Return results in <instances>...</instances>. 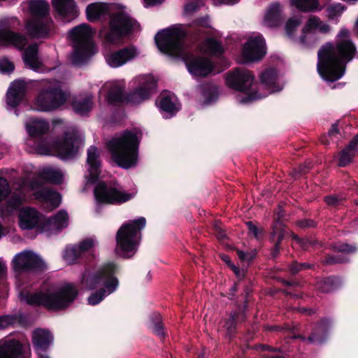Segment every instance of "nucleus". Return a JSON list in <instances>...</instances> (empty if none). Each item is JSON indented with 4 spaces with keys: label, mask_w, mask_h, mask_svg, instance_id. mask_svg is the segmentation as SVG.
Instances as JSON below:
<instances>
[{
    "label": "nucleus",
    "mask_w": 358,
    "mask_h": 358,
    "mask_svg": "<svg viewBox=\"0 0 358 358\" xmlns=\"http://www.w3.org/2000/svg\"><path fill=\"white\" fill-rule=\"evenodd\" d=\"M141 136V132L138 129L126 130L108 142V148L112 159L118 166L129 169L137 164L138 149Z\"/></svg>",
    "instance_id": "4"
},
{
    "label": "nucleus",
    "mask_w": 358,
    "mask_h": 358,
    "mask_svg": "<svg viewBox=\"0 0 358 358\" xmlns=\"http://www.w3.org/2000/svg\"><path fill=\"white\" fill-rule=\"evenodd\" d=\"M303 21V17L301 15H294L289 17L285 22V30L287 36L292 38L295 36V34L301 24Z\"/></svg>",
    "instance_id": "41"
},
{
    "label": "nucleus",
    "mask_w": 358,
    "mask_h": 358,
    "mask_svg": "<svg viewBox=\"0 0 358 358\" xmlns=\"http://www.w3.org/2000/svg\"><path fill=\"white\" fill-rule=\"evenodd\" d=\"M358 154V135L356 136L350 142V143L345 149L342 150L340 155L339 163L340 166H345L348 165L353 157Z\"/></svg>",
    "instance_id": "29"
},
{
    "label": "nucleus",
    "mask_w": 358,
    "mask_h": 358,
    "mask_svg": "<svg viewBox=\"0 0 358 358\" xmlns=\"http://www.w3.org/2000/svg\"><path fill=\"white\" fill-rule=\"evenodd\" d=\"M299 311L302 313L308 315H312L313 313H315L312 309H307V308H299Z\"/></svg>",
    "instance_id": "63"
},
{
    "label": "nucleus",
    "mask_w": 358,
    "mask_h": 358,
    "mask_svg": "<svg viewBox=\"0 0 358 358\" xmlns=\"http://www.w3.org/2000/svg\"><path fill=\"white\" fill-rule=\"evenodd\" d=\"M261 81L270 92L280 90V87L277 84V72L275 69L265 71L261 76Z\"/></svg>",
    "instance_id": "36"
},
{
    "label": "nucleus",
    "mask_w": 358,
    "mask_h": 358,
    "mask_svg": "<svg viewBox=\"0 0 358 358\" xmlns=\"http://www.w3.org/2000/svg\"><path fill=\"white\" fill-rule=\"evenodd\" d=\"M334 250L338 252L350 254L357 251V247L355 245L342 243L335 245L334 246Z\"/></svg>",
    "instance_id": "48"
},
{
    "label": "nucleus",
    "mask_w": 358,
    "mask_h": 358,
    "mask_svg": "<svg viewBox=\"0 0 358 358\" xmlns=\"http://www.w3.org/2000/svg\"><path fill=\"white\" fill-rule=\"evenodd\" d=\"M145 226V219L140 217L123 224L116 234L117 254L124 258L132 257L141 240V231Z\"/></svg>",
    "instance_id": "7"
},
{
    "label": "nucleus",
    "mask_w": 358,
    "mask_h": 358,
    "mask_svg": "<svg viewBox=\"0 0 358 358\" xmlns=\"http://www.w3.org/2000/svg\"><path fill=\"white\" fill-rule=\"evenodd\" d=\"M196 8V5L194 3H189L185 6L186 11H194Z\"/></svg>",
    "instance_id": "64"
},
{
    "label": "nucleus",
    "mask_w": 358,
    "mask_h": 358,
    "mask_svg": "<svg viewBox=\"0 0 358 358\" xmlns=\"http://www.w3.org/2000/svg\"><path fill=\"white\" fill-rule=\"evenodd\" d=\"M40 176L55 184L62 182L64 178V174L59 169L51 167L43 168L40 172Z\"/></svg>",
    "instance_id": "39"
},
{
    "label": "nucleus",
    "mask_w": 358,
    "mask_h": 358,
    "mask_svg": "<svg viewBox=\"0 0 358 358\" xmlns=\"http://www.w3.org/2000/svg\"><path fill=\"white\" fill-rule=\"evenodd\" d=\"M94 33L90 26L87 24H80L70 31L69 34L74 48L71 59L74 64L84 63L95 53L92 42Z\"/></svg>",
    "instance_id": "8"
},
{
    "label": "nucleus",
    "mask_w": 358,
    "mask_h": 358,
    "mask_svg": "<svg viewBox=\"0 0 358 358\" xmlns=\"http://www.w3.org/2000/svg\"><path fill=\"white\" fill-rule=\"evenodd\" d=\"M196 23L197 25L201 27H210L209 20L208 17L199 19L198 20H196Z\"/></svg>",
    "instance_id": "58"
},
{
    "label": "nucleus",
    "mask_w": 358,
    "mask_h": 358,
    "mask_svg": "<svg viewBox=\"0 0 358 358\" xmlns=\"http://www.w3.org/2000/svg\"><path fill=\"white\" fill-rule=\"evenodd\" d=\"M108 10L109 6L106 3L96 2L91 3L86 8L87 17L89 21L94 22L106 15Z\"/></svg>",
    "instance_id": "31"
},
{
    "label": "nucleus",
    "mask_w": 358,
    "mask_h": 358,
    "mask_svg": "<svg viewBox=\"0 0 358 358\" xmlns=\"http://www.w3.org/2000/svg\"><path fill=\"white\" fill-rule=\"evenodd\" d=\"M82 144L81 136L74 128H69L52 145L48 146L40 145L37 152L41 155H55L62 159H67L75 155Z\"/></svg>",
    "instance_id": "9"
},
{
    "label": "nucleus",
    "mask_w": 358,
    "mask_h": 358,
    "mask_svg": "<svg viewBox=\"0 0 358 358\" xmlns=\"http://www.w3.org/2000/svg\"><path fill=\"white\" fill-rule=\"evenodd\" d=\"M81 256L82 255L80 253V251L78 250L76 245L71 248H67L66 249L64 258L68 264H74L76 260Z\"/></svg>",
    "instance_id": "43"
},
{
    "label": "nucleus",
    "mask_w": 358,
    "mask_h": 358,
    "mask_svg": "<svg viewBox=\"0 0 358 358\" xmlns=\"http://www.w3.org/2000/svg\"><path fill=\"white\" fill-rule=\"evenodd\" d=\"M246 224L248 227V229H249L250 232L252 233L253 234V236L257 238L259 236H258V229H257V227L255 224H253L251 222H248L246 223Z\"/></svg>",
    "instance_id": "55"
},
{
    "label": "nucleus",
    "mask_w": 358,
    "mask_h": 358,
    "mask_svg": "<svg viewBox=\"0 0 358 358\" xmlns=\"http://www.w3.org/2000/svg\"><path fill=\"white\" fill-rule=\"evenodd\" d=\"M117 266L114 263L103 265L96 272L85 273L81 280L82 285L87 289H97L88 298L90 305H96L103 299L116 290L118 287V279L114 275Z\"/></svg>",
    "instance_id": "3"
},
{
    "label": "nucleus",
    "mask_w": 358,
    "mask_h": 358,
    "mask_svg": "<svg viewBox=\"0 0 358 358\" xmlns=\"http://www.w3.org/2000/svg\"><path fill=\"white\" fill-rule=\"evenodd\" d=\"M239 317L237 313H231L229 319L226 321L224 327L229 335H232L236 331V320Z\"/></svg>",
    "instance_id": "44"
},
{
    "label": "nucleus",
    "mask_w": 358,
    "mask_h": 358,
    "mask_svg": "<svg viewBox=\"0 0 358 358\" xmlns=\"http://www.w3.org/2000/svg\"><path fill=\"white\" fill-rule=\"evenodd\" d=\"M29 10L34 18L29 20L26 29L29 35L34 38H43L49 34L50 21L45 19L50 7L45 0H33L28 2Z\"/></svg>",
    "instance_id": "10"
},
{
    "label": "nucleus",
    "mask_w": 358,
    "mask_h": 358,
    "mask_svg": "<svg viewBox=\"0 0 358 358\" xmlns=\"http://www.w3.org/2000/svg\"><path fill=\"white\" fill-rule=\"evenodd\" d=\"M52 341V336L46 329H37L32 333V343L37 353L45 350Z\"/></svg>",
    "instance_id": "25"
},
{
    "label": "nucleus",
    "mask_w": 358,
    "mask_h": 358,
    "mask_svg": "<svg viewBox=\"0 0 358 358\" xmlns=\"http://www.w3.org/2000/svg\"><path fill=\"white\" fill-rule=\"evenodd\" d=\"M69 216L66 211L60 210L52 217L48 218L44 224L43 228L49 231H59L67 227Z\"/></svg>",
    "instance_id": "27"
},
{
    "label": "nucleus",
    "mask_w": 358,
    "mask_h": 358,
    "mask_svg": "<svg viewBox=\"0 0 358 358\" xmlns=\"http://www.w3.org/2000/svg\"><path fill=\"white\" fill-rule=\"evenodd\" d=\"M17 321L15 316L13 315H3L0 317V329L7 328Z\"/></svg>",
    "instance_id": "50"
},
{
    "label": "nucleus",
    "mask_w": 358,
    "mask_h": 358,
    "mask_svg": "<svg viewBox=\"0 0 358 358\" xmlns=\"http://www.w3.org/2000/svg\"><path fill=\"white\" fill-rule=\"evenodd\" d=\"M28 90V83L24 80H16L13 82L7 93V103L9 106L15 107L17 106Z\"/></svg>",
    "instance_id": "19"
},
{
    "label": "nucleus",
    "mask_w": 358,
    "mask_h": 358,
    "mask_svg": "<svg viewBox=\"0 0 358 358\" xmlns=\"http://www.w3.org/2000/svg\"><path fill=\"white\" fill-rule=\"evenodd\" d=\"M320 32L327 34L330 31L329 24L323 22L316 16H311L303 27L301 34L299 36V42L306 46H310L315 42V33Z\"/></svg>",
    "instance_id": "14"
},
{
    "label": "nucleus",
    "mask_w": 358,
    "mask_h": 358,
    "mask_svg": "<svg viewBox=\"0 0 358 358\" xmlns=\"http://www.w3.org/2000/svg\"><path fill=\"white\" fill-rule=\"evenodd\" d=\"M338 133H339V130L338 128V124H332L331 128L329 131L328 134L329 136L331 137V136H334L338 134Z\"/></svg>",
    "instance_id": "60"
},
{
    "label": "nucleus",
    "mask_w": 358,
    "mask_h": 358,
    "mask_svg": "<svg viewBox=\"0 0 358 358\" xmlns=\"http://www.w3.org/2000/svg\"><path fill=\"white\" fill-rule=\"evenodd\" d=\"M37 199H43L50 203L53 208H57L61 203V196L59 193L48 188H43L36 193Z\"/></svg>",
    "instance_id": "37"
},
{
    "label": "nucleus",
    "mask_w": 358,
    "mask_h": 358,
    "mask_svg": "<svg viewBox=\"0 0 358 358\" xmlns=\"http://www.w3.org/2000/svg\"><path fill=\"white\" fill-rule=\"evenodd\" d=\"M94 195L99 203L117 205L129 201L135 193L128 192L119 185L99 182L94 189Z\"/></svg>",
    "instance_id": "13"
},
{
    "label": "nucleus",
    "mask_w": 358,
    "mask_h": 358,
    "mask_svg": "<svg viewBox=\"0 0 358 358\" xmlns=\"http://www.w3.org/2000/svg\"><path fill=\"white\" fill-rule=\"evenodd\" d=\"M301 227H310L314 226V222L312 220H304L299 222Z\"/></svg>",
    "instance_id": "61"
},
{
    "label": "nucleus",
    "mask_w": 358,
    "mask_h": 358,
    "mask_svg": "<svg viewBox=\"0 0 358 358\" xmlns=\"http://www.w3.org/2000/svg\"><path fill=\"white\" fill-rule=\"evenodd\" d=\"M356 54L350 31L341 29L336 36L335 43H327L318 52L317 71L327 81L334 82L344 74L346 63L350 62Z\"/></svg>",
    "instance_id": "1"
},
{
    "label": "nucleus",
    "mask_w": 358,
    "mask_h": 358,
    "mask_svg": "<svg viewBox=\"0 0 358 358\" xmlns=\"http://www.w3.org/2000/svg\"><path fill=\"white\" fill-rule=\"evenodd\" d=\"M329 324V322L326 319L322 320L320 322L315 324L313 329V332L308 338V341L313 343H322L325 338Z\"/></svg>",
    "instance_id": "33"
},
{
    "label": "nucleus",
    "mask_w": 358,
    "mask_h": 358,
    "mask_svg": "<svg viewBox=\"0 0 358 358\" xmlns=\"http://www.w3.org/2000/svg\"><path fill=\"white\" fill-rule=\"evenodd\" d=\"M40 90L34 103V108L38 111L48 112L57 109L63 105L67 94L57 80H43L38 83Z\"/></svg>",
    "instance_id": "6"
},
{
    "label": "nucleus",
    "mask_w": 358,
    "mask_h": 358,
    "mask_svg": "<svg viewBox=\"0 0 358 358\" xmlns=\"http://www.w3.org/2000/svg\"><path fill=\"white\" fill-rule=\"evenodd\" d=\"M159 109L165 118H170L181 109V104L173 92L164 91L161 93Z\"/></svg>",
    "instance_id": "17"
},
{
    "label": "nucleus",
    "mask_w": 358,
    "mask_h": 358,
    "mask_svg": "<svg viewBox=\"0 0 358 358\" xmlns=\"http://www.w3.org/2000/svg\"><path fill=\"white\" fill-rule=\"evenodd\" d=\"M189 72L194 77H205L208 76L213 69L211 62L206 58L195 57L186 62Z\"/></svg>",
    "instance_id": "20"
},
{
    "label": "nucleus",
    "mask_w": 358,
    "mask_h": 358,
    "mask_svg": "<svg viewBox=\"0 0 358 358\" xmlns=\"http://www.w3.org/2000/svg\"><path fill=\"white\" fill-rule=\"evenodd\" d=\"M157 331H158V338H159V339H164L167 335V332L164 331V327L162 325L159 324V322H158Z\"/></svg>",
    "instance_id": "57"
},
{
    "label": "nucleus",
    "mask_w": 358,
    "mask_h": 358,
    "mask_svg": "<svg viewBox=\"0 0 358 358\" xmlns=\"http://www.w3.org/2000/svg\"><path fill=\"white\" fill-rule=\"evenodd\" d=\"M24 196L20 193L13 194L5 203L0 206V216L6 217L12 214L23 202Z\"/></svg>",
    "instance_id": "28"
},
{
    "label": "nucleus",
    "mask_w": 358,
    "mask_h": 358,
    "mask_svg": "<svg viewBox=\"0 0 358 358\" xmlns=\"http://www.w3.org/2000/svg\"><path fill=\"white\" fill-rule=\"evenodd\" d=\"M14 69L13 64L8 61H3L0 63V71L2 72H9Z\"/></svg>",
    "instance_id": "53"
},
{
    "label": "nucleus",
    "mask_w": 358,
    "mask_h": 358,
    "mask_svg": "<svg viewBox=\"0 0 358 358\" xmlns=\"http://www.w3.org/2000/svg\"><path fill=\"white\" fill-rule=\"evenodd\" d=\"M21 343L13 338H5L0 341V358H22Z\"/></svg>",
    "instance_id": "21"
},
{
    "label": "nucleus",
    "mask_w": 358,
    "mask_h": 358,
    "mask_svg": "<svg viewBox=\"0 0 358 358\" xmlns=\"http://www.w3.org/2000/svg\"><path fill=\"white\" fill-rule=\"evenodd\" d=\"M137 55V50L134 48H127L107 55L106 59L110 66L118 67L134 58Z\"/></svg>",
    "instance_id": "22"
},
{
    "label": "nucleus",
    "mask_w": 358,
    "mask_h": 358,
    "mask_svg": "<svg viewBox=\"0 0 358 358\" xmlns=\"http://www.w3.org/2000/svg\"><path fill=\"white\" fill-rule=\"evenodd\" d=\"M226 85L236 91L246 94L243 102L262 99L264 96L257 92V84L254 83V76L245 69L238 68L226 74Z\"/></svg>",
    "instance_id": "11"
},
{
    "label": "nucleus",
    "mask_w": 358,
    "mask_h": 358,
    "mask_svg": "<svg viewBox=\"0 0 358 358\" xmlns=\"http://www.w3.org/2000/svg\"><path fill=\"white\" fill-rule=\"evenodd\" d=\"M289 271L292 274H296L299 271H301L299 264L294 262L290 265Z\"/></svg>",
    "instance_id": "56"
},
{
    "label": "nucleus",
    "mask_w": 358,
    "mask_h": 358,
    "mask_svg": "<svg viewBox=\"0 0 358 358\" xmlns=\"http://www.w3.org/2000/svg\"><path fill=\"white\" fill-rule=\"evenodd\" d=\"M42 265L43 261L40 257L30 250H24L17 254L13 259V269L15 271L39 268Z\"/></svg>",
    "instance_id": "15"
},
{
    "label": "nucleus",
    "mask_w": 358,
    "mask_h": 358,
    "mask_svg": "<svg viewBox=\"0 0 358 358\" xmlns=\"http://www.w3.org/2000/svg\"><path fill=\"white\" fill-rule=\"evenodd\" d=\"M78 295L73 284L65 283L44 292L22 293L20 300L29 305H42L50 310H60L70 306Z\"/></svg>",
    "instance_id": "2"
},
{
    "label": "nucleus",
    "mask_w": 358,
    "mask_h": 358,
    "mask_svg": "<svg viewBox=\"0 0 358 358\" xmlns=\"http://www.w3.org/2000/svg\"><path fill=\"white\" fill-rule=\"evenodd\" d=\"M237 254H238V257H239L241 260H243V261H244V260H248V261H250V260H251V259H252V257H251V256H250V255H249V254L245 253V252H243V251L238 250V251L237 252Z\"/></svg>",
    "instance_id": "59"
},
{
    "label": "nucleus",
    "mask_w": 358,
    "mask_h": 358,
    "mask_svg": "<svg viewBox=\"0 0 358 358\" xmlns=\"http://www.w3.org/2000/svg\"><path fill=\"white\" fill-rule=\"evenodd\" d=\"M136 24V22L127 13L117 11L110 16L109 29H101L100 36L107 43H115L123 35L128 34Z\"/></svg>",
    "instance_id": "12"
},
{
    "label": "nucleus",
    "mask_w": 358,
    "mask_h": 358,
    "mask_svg": "<svg viewBox=\"0 0 358 358\" xmlns=\"http://www.w3.org/2000/svg\"><path fill=\"white\" fill-rule=\"evenodd\" d=\"M265 54V42L261 36L250 37L243 46V56L247 62L259 60Z\"/></svg>",
    "instance_id": "16"
},
{
    "label": "nucleus",
    "mask_w": 358,
    "mask_h": 358,
    "mask_svg": "<svg viewBox=\"0 0 358 358\" xmlns=\"http://www.w3.org/2000/svg\"><path fill=\"white\" fill-rule=\"evenodd\" d=\"M169 41L167 48L171 54L180 55L182 53L185 34L178 30H168Z\"/></svg>",
    "instance_id": "26"
},
{
    "label": "nucleus",
    "mask_w": 358,
    "mask_h": 358,
    "mask_svg": "<svg viewBox=\"0 0 358 358\" xmlns=\"http://www.w3.org/2000/svg\"><path fill=\"white\" fill-rule=\"evenodd\" d=\"M49 124L48 122L42 120H33L31 124L27 125V130L29 135L38 136L48 131Z\"/></svg>",
    "instance_id": "40"
},
{
    "label": "nucleus",
    "mask_w": 358,
    "mask_h": 358,
    "mask_svg": "<svg viewBox=\"0 0 358 358\" xmlns=\"http://www.w3.org/2000/svg\"><path fill=\"white\" fill-rule=\"evenodd\" d=\"M41 215L34 208L25 207L18 213V225L22 230H31L39 225Z\"/></svg>",
    "instance_id": "18"
},
{
    "label": "nucleus",
    "mask_w": 358,
    "mask_h": 358,
    "mask_svg": "<svg viewBox=\"0 0 358 358\" xmlns=\"http://www.w3.org/2000/svg\"><path fill=\"white\" fill-rule=\"evenodd\" d=\"M324 201L329 206H337L340 203L339 199L334 196H327Z\"/></svg>",
    "instance_id": "54"
},
{
    "label": "nucleus",
    "mask_w": 358,
    "mask_h": 358,
    "mask_svg": "<svg viewBox=\"0 0 358 358\" xmlns=\"http://www.w3.org/2000/svg\"><path fill=\"white\" fill-rule=\"evenodd\" d=\"M345 10V6L341 3H337L335 5L329 6L327 9L328 17L330 19H334L336 17L340 16L343 10Z\"/></svg>",
    "instance_id": "45"
},
{
    "label": "nucleus",
    "mask_w": 358,
    "mask_h": 358,
    "mask_svg": "<svg viewBox=\"0 0 358 358\" xmlns=\"http://www.w3.org/2000/svg\"><path fill=\"white\" fill-rule=\"evenodd\" d=\"M317 287L322 292H331L334 289V281L330 278L321 280L318 282Z\"/></svg>",
    "instance_id": "47"
},
{
    "label": "nucleus",
    "mask_w": 358,
    "mask_h": 358,
    "mask_svg": "<svg viewBox=\"0 0 358 358\" xmlns=\"http://www.w3.org/2000/svg\"><path fill=\"white\" fill-rule=\"evenodd\" d=\"M290 2L292 6L303 12L315 10L319 6L318 0H290Z\"/></svg>",
    "instance_id": "42"
},
{
    "label": "nucleus",
    "mask_w": 358,
    "mask_h": 358,
    "mask_svg": "<svg viewBox=\"0 0 358 358\" xmlns=\"http://www.w3.org/2000/svg\"><path fill=\"white\" fill-rule=\"evenodd\" d=\"M282 8L281 5L275 2L268 8L264 22L265 25L269 27H275L281 24L283 20Z\"/></svg>",
    "instance_id": "24"
},
{
    "label": "nucleus",
    "mask_w": 358,
    "mask_h": 358,
    "mask_svg": "<svg viewBox=\"0 0 358 358\" xmlns=\"http://www.w3.org/2000/svg\"><path fill=\"white\" fill-rule=\"evenodd\" d=\"M292 238L294 239L297 243L300 244V246L302 247L303 248H305V241H303V240L300 239L296 235H293L292 236Z\"/></svg>",
    "instance_id": "62"
},
{
    "label": "nucleus",
    "mask_w": 358,
    "mask_h": 358,
    "mask_svg": "<svg viewBox=\"0 0 358 358\" xmlns=\"http://www.w3.org/2000/svg\"><path fill=\"white\" fill-rule=\"evenodd\" d=\"M0 41L13 45L18 48H22L27 43V40L24 36L8 29L0 31Z\"/></svg>",
    "instance_id": "32"
},
{
    "label": "nucleus",
    "mask_w": 358,
    "mask_h": 358,
    "mask_svg": "<svg viewBox=\"0 0 358 358\" xmlns=\"http://www.w3.org/2000/svg\"><path fill=\"white\" fill-rule=\"evenodd\" d=\"M55 10L63 18L69 20L77 15V8L74 0H52Z\"/></svg>",
    "instance_id": "23"
},
{
    "label": "nucleus",
    "mask_w": 358,
    "mask_h": 358,
    "mask_svg": "<svg viewBox=\"0 0 358 358\" xmlns=\"http://www.w3.org/2000/svg\"><path fill=\"white\" fill-rule=\"evenodd\" d=\"M10 193V187L8 180L0 176V203L2 202Z\"/></svg>",
    "instance_id": "46"
},
{
    "label": "nucleus",
    "mask_w": 358,
    "mask_h": 358,
    "mask_svg": "<svg viewBox=\"0 0 358 358\" xmlns=\"http://www.w3.org/2000/svg\"><path fill=\"white\" fill-rule=\"evenodd\" d=\"M200 51L206 55H219L223 52L222 44L213 38H208L200 45Z\"/></svg>",
    "instance_id": "35"
},
{
    "label": "nucleus",
    "mask_w": 358,
    "mask_h": 358,
    "mask_svg": "<svg viewBox=\"0 0 358 358\" xmlns=\"http://www.w3.org/2000/svg\"><path fill=\"white\" fill-rule=\"evenodd\" d=\"M310 168V163H308V164H305L303 165H301L298 167V169H294L292 172V176L294 178H297L300 176L305 174L307 171Z\"/></svg>",
    "instance_id": "52"
},
{
    "label": "nucleus",
    "mask_w": 358,
    "mask_h": 358,
    "mask_svg": "<svg viewBox=\"0 0 358 358\" xmlns=\"http://www.w3.org/2000/svg\"><path fill=\"white\" fill-rule=\"evenodd\" d=\"M24 62L34 70H37L41 65L38 57V48L36 45H29L24 53Z\"/></svg>",
    "instance_id": "38"
},
{
    "label": "nucleus",
    "mask_w": 358,
    "mask_h": 358,
    "mask_svg": "<svg viewBox=\"0 0 358 358\" xmlns=\"http://www.w3.org/2000/svg\"><path fill=\"white\" fill-rule=\"evenodd\" d=\"M345 261V259L342 257L341 255H336L331 256H327L324 259V263L325 264H334L342 263Z\"/></svg>",
    "instance_id": "51"
},
{
    "label": "nucleus",
    "mask_w": 358,
    "mask_h": 358,
    "mask_svg": "<svg viewBox=\"0 0 358 358\" xmlns=\"http://www.w3.org/2000/svg\"><path fill=\"white\" fill-rule=\"evenodd\" d=\"M72 106L76 113L84 115L92 107V96L86 95L76 96L73 100Z\"/></svg>",
    "instance_id": "34"
},
{
    "label": "nucleus",
    "mask_w": 358,
    "mask_h": 358,
    "mask_svg": "<svg viewBox=\"0 0 358 358\" xmlns=\"http://www.w3.org/2000/svg\"><path fill=\"white\" fill-rule=\"evenodd\" d=\"M99 152L94 146H91L87 151V164L91 179L95 180L100 173Z\"/></svg>",
    "instance_id": "30"
},
{
    "label": "nucleus",
    "mask_w": 358,
    "mask_h": 358,
    "mask_svg": "<svg viewBox=\"0 0 358 358\" xmlns=\"http://www.w3.org/2000/svg\"><path fill=\"white\" fill-rule=\"evenodd\" d=\"M138 87L127 97L124 96V83L121 81L107 83L101 92H107V100L110 103H117L127 101L132 104H138L150 98L152 90L155 86L152 76L145 75L137 78Z\"/></svg>",
    "instance_id": "5"
},
{
    "label": "nucleus",
    "mask_w": 358,
    "mask_h": 358,
    "mask_svg": "<svg viewBox=\"0 0 358 358\" xmlns=\"http://www.w3.org/2000/svg\"><path fill=\"white\" fill-rule=\"evenodd\" d=\"M94 241L92 238L86 239L82 241L79 245H76L78 250L81 255L90 251L94 246Z\"/></svg>",
    "instance_id": "49"
}]
</instances>
